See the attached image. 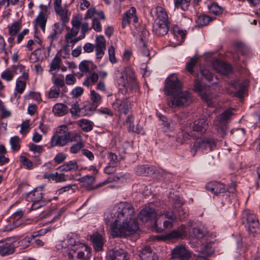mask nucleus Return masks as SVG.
I'll return each instance as SVG.
<instances>
[{"instance_id":"nucleus-7","label":"nucleus","mask_w":260,"mask_h":260,"mask_svg":"<svg viewBox=\"0 0 260 260\" xmlns=\"http://www.w3.org/2000/svg\"><path fill=\"white\" fill-rule=\"evenodd\" d=\"M233 113L230 110H227L217 116L214 120V125L216 127L218 134L223 138L226 135L227 129L226 124Z\"/></svg>"},{"instance_id":"nucleus-12","label":"nucleus","mask_w":260,"mask_h":260,"mask_svg":"<svg viewBox=\"0 0 260 260\" xmlns=\"http://www.w3.org/2000/svg\"><path fill=\"white\" fill-rule=\"evenodd\" d=\"M194 90L200 94L202 99L206 102L208 107L214 106V103H216V95L211 94L209 91H204L202 86L200 82H196Z\"/></svg>"},{"instance_id":"nucleus-62","label":"nucleus","mask_w":260,"mask_h":260,"mask_svg":"<svg viewBox=\"0 0 260 260\" xmlns=\"http://www.w3.org/2000/svg\"><path fill=\"white\" fill-rule=\"evenodd\" d=\"M33 239L32 237H26L22 239L19 242V246L22 248L28 247L31 240Z\"/></svg>"},{"instance_id":"nucleus-37","label":"nucleus","mask_w":260,"mask_h":260,"mask_svg":"<svg viewBox=\"0 0 260 260\" xmlns=\"http://www.w3.org/2000/svg\"><path fill=\"white\" fill-rule=\"evenodd\" d=\"M52 111L56 115L63 116L68 112V107L63 104L58 103L54 106Z\"/></svg>"},{"instance_id":"nucleus-17","label":"nucleus","mask_w":260,"mask_h":260,"mask_svg":"<svg viewBox=\"0 0 260 260\" xmlns=\"http://www.w3.org/2000/svg\"><path fill=\"white\" fill-rule=\"evenodd\" d=\"M128 253L121 248L115 247L110 251L108 260H128Z\"/></svg>"},{"instance_id":"nucleus-50","label":"nucleus","mask_w":260,"mask_h":260,"mask_svg":"<svg viewBox=\"0 0 260 260\" xmlns=\"http://www.w3.org/2000/svg\"><path fill=\"white\" fill-rule=\"evenodd\" d=\"M20 139L17 136H14L10 139V143L11 148L14 151H17L20 148Z\"/></svg>"},{"instance_id":"nucleus-40","label":"nucleus","mask_w":260,"mask_h":260,"mask_svg":"<svg viewBox=\"0 0 260 260\" xmlns=\"http://www.w3.org/2000/svg\"><path fill=\"white\" fill-rule=\"evenodd\" d=\"M182 205L183 203L180 199L177 200L174 204V208H178V215L180 216V219H183L188 215L187 210L181 208Z\"/></svg>"},{"instance_id":"nucleus-63","label":"nucleus","mask_w":260,"mask_h":260,"mask_svg":"<svg viewBox=\"0 0 260 260\" xmlns=\"http://www.w3.org/2000/svg\"><path fill=\"white\" fill-rule=\"evenodd\" d=\"M201 73L202 76L208 81L212 80L213 75L208 70L201 69Z\"/></svg>"},{"instance_id":"nucleus-18","label":"nucleus","mask_w":260,"mask_h":260,"mask_svg":"<svg viewBox=\"0 0 260 260\" xmlns=\"http://www.w3.org/2000/svg\"><path fill=\"white\" fill-rule=\"evenodd\" d=\"M136 9L135 7H132L130 9L127 11L123 15L122 21V26L125 28L127 24H129L132 20L134 23L138 22V17L136 16Z\"/></svg>"},{"instance_id":"nucleus-56","label":"nucleus","mask_w":260,"mask_h":260,"mask_svg":"<svg viewBox=\"0 0 260 260\" xmlns=\"http://www.w3.org/2000/svg\"><path fill=\"white\" fill-rule=\"evenodd\" d=\"M91 63L90 61L88 60H84L82 61L79 66V68L80 71L83 73H88L90 71V63Z\"/></svg>"},{"instance_id":"nucleus-24","label":"nucleus","mask_w":260,"mask_h":260,"mask_svg":"<svg viewBox=\"0 0 260 260\" xmlns=\"http://www.w3.org/2000/svg\"><path fill=\"white\" fill-rule=\"evenodd\" d=\"M90 240L96 251H101L103 249L104 239L101 235L97 232L94 233L90 235Z\"/></svg>"},{"instance_id":"nucleus-1","label":"nucleus","mask_w":260,"mask_h":260,"mask_svg":"<svg viewBox=\"0 0 260 260\" xmlns=\"http://www.w3.org/2000/svg\"><path fill=\"white\" fill-rule=\"evenodd\" d=\"M133 206L127 202H120L114 206L107 216L113 237H125L136 233L139 227Z\"/></svg>"},{"instance_id":"nucleus-53","label":"nucleus","mask_w":260,"mask_h":260,"mask_svg":"<svg viewBox=\"0 0 260 260\" xmlns=\"http://www.w3.org/2000/svg\"><path fill=\"white\" fill-rule=\"evenodd\" d=\"M140 47L141 53L144 57H146L148 60L150 59L149 52L147 49L145 43L143 41L142 39H141L138 44Z\"/></svg>"},{"instance_id":"nucleus-42","label":"nucleus","mask_w":260,"mask_h":260,"mask_svg":"<svg viewBox=\"0 0 260 260\" xmlns=\"http://www.w3.org/2000/svg\"><path fill=\"white\" fill-rule=\"evenodd\" d=\"M61 61L60 58L58 56H55L52 60L50 72L53 75H55L59 70L60 64Z\"/></svg>"},{"instance_id":"nucleus-3","label":"nucleus","mask_w":260,"mask_h":260,"mask_svg":"<svg viewBox=\"0 0 260 260\" xmlns=\"http://www.w3.org/2000/svg\"><path fill=\"white\" fill-rule=\"evenodd\" d=\"M120 89L123 87L126 91L129 90L137 89V83L134 71L131 68L127 67L124 69L117 79Z\"/></svg>"},{"instance_id":"nucleus-52","label":"nucleus","mask_w":260,"mask_h":260,"mask_svg":"<svg viewBox=\"0 0 260 260\" xmlns=\"http://www.w3.org/2000/svg\"><path fill=\"white\" fill-rule=\"evenodd\" d=\"M198 60V58L196 56H193L190 58V60L186 64V69L190 74H193V68L196 65Z\"/></svg>"},{"instance_id":"nucleus-14","label":"nucleus","mask_w":260,"mask_h":260,"mask_svg":"<svg viewBox=\"0 0 260 260\" xmlns=\"http://www.w3.org/2000/svg\"><path fill=\"white\" fill-rule=\"evenodd\" d=\"M140 260H158L157 254L153 252L149 246H145L138 250Z\"/></svg>"},{"instance_id":"nucleus-29","label":"nucleus","mask_w":260,"mask_h":260,"mask_svg":"<svg viewBox=\"0 0 260 260\" xmlns=\"http://www.w3.org/2000/svg\"><path fill=\"white\" fill-rule=\"evenodd\" d=\"M155 171L153 166L148 165H141L135 169L136 173L138 175L149 176L154 173Z\"/></svg>"},{"instance_id":"nucleus-6","label":"nucleus","mask_w":260,"mask_h":260,"mask_svg":"<svg viewBox=\"0 0 260 260\" xmlns=\"http://www.w3.org/2000/svg\"><path fill=\"white\" fill-rule=\"evenodd\" d=\"M242 221L248 225L249 231L253 234L260 233L259 223L257 218L252 211L244 210L242 214Z\"/></svg>"},{"instance_id":"nucleus-31","label":"nucleus","mask_w":260,"mask_h":260,"mask_svg":"<svg viewBox=\"0 0 260 260\" xmlns=\"http://www.w3.org/2000/svg\"><path fill=\"white\" fill-rule=\"evenodd\" d=\"M28 199H30L31 202H39L44 201L43 200V190L42 187L37 188L32 191L29 192L27 197Z\"/></svg>"},{"instance_id":"nucleus-46","label":"nucleus","mask_w":260,"mask_h":260,"mask_svg":"<svg viewBox=\"0 0 260 260\" xmlns=\"http://www.w3.org/2000/svg\"><path fill=\"white\" fill-rule=\"evenodd\" d=\"M21 27V23L19 21L13 22L11 26L8 27L9 34L10 36H15L19 31Z\"/></svg>"},{"instance_id":"nucleus-35","label":"nucleus","mask_w":260,"mask_h":260,"mask_svg":"<svg viewBox=\"0 0 260 260\" xmlns=\"http://www.w3.org/2000/svg\"><path fill=\"white\" fill-rule=\"evenodd\" d=\"M155 13L157 18L155 21H163L169 23L168 20V15L161 7H157L155 9Z\"/></svg>"},{"instance_id":"nucleus-32","label":"nucleus","mask_w":260,"mask_h":260,"mask_svg":"<svg viewBox=\"0 0 260 260\" xmlns=\"http://www.w3.org/2000/svg\"><path fill=\"white\" fill-rule=\"evenodd\" d=\"M91 28L89 27V24L87 22H83L81 25V35L78 37H74L71 44L74 46L79 41L84 39L85 34L88 32Z\"/></svg>"},{"instance_id":"nucleus-38","label":"nucleus","mask_w":260,"mask_h":260,"mask_svg":"<svg viewBox=\"0 0 260 260\" xmlns=\"http://www.w3.org/2000/svg\"><path fill=\"white\" fill-rule=\"evenodd\" d=\"M28 79H24L21 78H18L16 81L15 91L19 94H22L24 91L26 86V81Z\"/></svg>"},{"instance_id":"nucleus-49","label":"nucleus","mask_w":260,"mask_h":260,"mask_svg":"<svg viewBox=\"0 0 260 260\" xmlns=\"http://www.w3.org/2000/svg\"><path fill=\"white\" fill-rule=\"evenodd\" d=\"M190 236L197 239L203 238L205 235V232L201 229L198 228H193L189 232Z\"/></svg>"},{"instance_id":"nucleus-20","label":"nucleus","mask_w":260,"mask_h":260,"mask_svg":"<svg viewBox=\"0 0 260 260\" xmlns=\"http://www.w3.org/2000/svg\"><path fill=\"white\" fill-rule=\"evenodd\" d=\"M169 27V23L155 21L153 25V31L158 36H162L167 34Z\"/></svg>"},{"instance_id":"nucleus-54","label":"nucleus","mask_w":260,"mask_h":260,"mask_svg":"<svg viewBox=\"0 0 260 260\" xmlns=\"http://www.w3.org/2000/svg\"><path fill=\"white\" fill-rule=\"evenodd\" d=\"M208 9L209 12L215 15H220L223 12L222 8L216 3H213L211 4L209 6Z\"/></svg>"},{"instance_id":"nucleus-19","label":"nucleus","mask_w":260,"mask_h":260,"mask_svg":"<svg viewBox=\"0 0 260 260\" xmlns=\"http://www.w3.org/2000/svg\"><path fill=\"white\" fill-rule=\"evenodd\" d=\"M162 218L164 219V228L166 230L171 229L176 219L175 213L171 211H167L164 212L162 215Z\"/></svg>"},{"instance_id":"nucleus-43","label":"nucleus","mask_w":260,"mask_h":260,"mask_svg":"<svg viewBox=\"0 0 260 260\" xmlns=\"http://www.w3.org/2000/svg\"><path fill=\"white\" fill-rule=\"evenodd\" d=\"M14 251V248L8 243H3L0 245V254L2 255L12 254Z\"/></svg>"},{"instance_id":"nucleus-58","label":"nucleus","mask_w":260,"mask_h":260,"mask_svg":"<svg viewBox=\"0 0 260 260\" xmlns=\"http://www.w3.org/2000/svg\"><path fill=\"white\" fill-rule=\"evenodd\" d=\"M60 89L52 86L48 93V97L50 99L57 98L60 94Z\"/></svg>"},{"instance_id":"nucleus-26","label":"nucleus","mask_w":260,"mask_h":260,"mask_svg":"<svg viewBox=\"0 0 260 260\" xmlns=\"http://www.w3.org/2000/svg\"><path fill=\"white\" fill-rule=\"evenodd\" d=\"M81 249L77 255L78 260H88L91 256V249L85 244H80L79 249Z\"/></svg>"},{"instance_id":"nucleus-15","label":"nucleus","mask_w":260,"mask_h":260,"mask_svg":"<svg viewBox=\"0 0 260 260\" xmlns=\"http://www.w3.org/2000/svg\"><path fill=\"white\" fill-rule=\"evenodd\" d=\"M156 215L155 209L148 206H146L140 211L138 217L143 222H147L149 220L154 219L156 217Z\"/></svg>"},{"instance_id":"nucleus-2","label":"nucleus","mask_w":260,"mask_h":260,"mask_svg":"<svg viewBox=\"0 0 260 260\" xmlns=\"http://www.w3.org/2000/svg\"><path fill=\"white\" fill-rule=\"evenodd\" d=\"M207 125V118L205 116H202L193 123H189L184 128V133L183 134V137L184 139H189V137L197 139L190 149V152L193 155H195L198 149L204 151L209 148L210 151H212L216 146L217 141L216 140L210 138L199 139L205 132Z\"/></svg>"},{"instance_id":"nucleus-13","label":"nucleus","mask_w":260,"mask_h":260,"mask_svg":"<svg viewBox=\"0 0 260 260\" xmlns=\"http://www.w3.org/2000/svg\"><path fill=\"white\" fill-rule=\"evenodd\" d=\"M131 102L126 98H123L121 99H117L113 103V108L120 113L126 114L127 113L131 107Z\"/></svg>"},{"instance_id":"nucleus-39","label":"nucleus","mask_w":260,"mask_h":260,"mask_svg":"<svg viewBox=\"0 0 260 260\" xmlns=\"http://www.w3.org/2000/svg\"><path fill=\"white\" fill-rule=\"evenodd\" d=\"M78 125L84 132H88L91 131L94 125L93 123L87 119H82L78 121Z\"/></svg>"},{"instance_id":"nucleus-51","label":"nucleus","mask_w":260,"mask_h":260,"mask_svg":"<svg viewBox=\"0 0 260 260\" xmlns=\"http://www.w3.org/2000/svg\"><path fill=\"white\" fill-rule=\"evenodd\" d=\"M234 45L242 54H246L249 51L248 47L241 41H238L235 42Z\"/></svg>"},{"instance_id":"nucleus-30","label":"nucleus","mask_w":260,"mask_h":260,"mask_svg":"<svg viewBox=\"0 0 260 260\" xmlns=\"http://www.w3.org/2000/svg\"><path fill=\"white\" fill-rule=\"evenodd\" d=\"M47 21V17L43 12H40L36 18L34 23L35 26L40 27L43 32L45 31V27Z\"/></svg>"},{"instance_id":"nucleus-5","label":"nucleus","mask_w":260,"mask_h":260,"mask_svg":"<svg viewBox=\"0 0 260 260\" xmlns=\"http://www.w3.org/2000/svg\"><path fill=\"white\" fill-rule=\"evenodd\" d=\"M192 102L189 92L187 90H181L168 101V105L171 108H181L187 106Z\"/></svg>"},{"instance_id":"nucleus-34","label":"nucleus","mask_w":260,"mask_h":260,"mask_svg":"<svg viewBox=\"0 0 260 260\" xmlns=\"http://www.w3.org/2000/svg\"><path fill=\"white\" fill-rule=\"evenodd\" d=\"M131 178V175L128 173H125V174H121L119 175V176L116 177H114L113 178H109L106 180L104 181L103 182L100 183L96 185V188L100 187L107 183H108L109 182H111L113 181H116L118 180H120L121 181H127Z\"/></svg>"},{"instance_id":"nucleus-8","label":"nucleus","mask_w":260,"mask_h":260,"mask_svg":"<svg viewBox=\"0 0 260 260\" xmlns=\"http://www.w3.org/2000/svg\"><path fill=\"white\" fill-rule=\"evenodd\" d=\"M182 83L179 80L175 74L170 75L166 79L165 90L168 95L173 96L174 94L181 91L182 89Z\"/></svg>"},{"instance_id":"nucleus-33","label":"nucleus","mask_w":260,"mask_h":260,"mask_svg":"<svg viewBox=\"0 0 260 260\" xmlns=\"http://www.w3.org/2000/svg\"><path fill=\"white\" fill-rule=\"evenodd\" d=\"M61 171L69 172L76 171L78 169V165L75 160H70L58 168Z\"/></svg>"},{"instance_id":"nucleus-61","label":"nucleus","mask_w":260,"mask_h":260,"mask_svg":"<svg viewBox=\"0 0 260 260\" xmlns=\"http://www.w3.org/2000/svg\"><path fill=\"white\" fill-rule=\"evenodd\" d=\"M91 28H93L96 32L102 31V26L98 19L94 18L92 19V27Z\"/></svg>"},{"instance_id":"nucleus-9","label":"nucleus","mask_w":260,"mask_h":260,"mask_svg":"<svg viewBox=\"0 0 260 260\" xmlns=\"http://www.w3.org/2000/svg\"><path fill=\"white\" fill-rule=\"evenodd\" d=\"M82 17L80 15H77L74 16L71 21L72 27L70 29L68 27L69 31L66 34L64 39L65 41L68 44H71L74 37H76L78 35L80 26L81 25Z\"/></svg>"},{"instance_id":"nucleus-60","label":"nucleus","mask_w":260,"mask_h":260,"mask_svg":"<svg viewBox=\"0 0 260 260\" xmlns=\"http://www.w3.org/2000/svg\"><path fill=\"white\" fill-rule=\"evenodd\" d=\"M70 142H83L81 139V133L75 132L71 134L70 132Z\"/></svg>"},{"instance_id":"nucleus-45","label":"nucleus","mask_w":260,"mask_h":260,"mask_svg":"<svg viewBox=\"0 0 260 260\" xmlns=\"http://www.w3.org/2000/svg\"><path fill=\"white\" fill-rule=\"evenodd\" d=\"M90 100L94 105L97 107L102 102V98L101 95L94 90H91L90 93Z\"/></svg>"},{"instance_id":"nucleus-64","label":"nucleus","mask_w":260,"mask_h":260,"mask_svg":"<svg viewBox=\"0 0 260 260\" xmlns=\"http://www.w3.org/2000/svg\"><path fill=\"white\" fill-rule=\"evenodd\" d=\"M53 180L56 182H64L67 180L66 175L63 173L59 174L57 172H56L54 173Z\"/></svg>"},{"instance_id":"nucleus-27","label":"nucleus","mask_w":260,"mask_h":260,"mask_svg":"<svg viewBox=\"0 0 260 260\" xmlns=\"http://www.w3.org/2000/svg\"><path fill=\"white\" fill-rule=\"evenodd\" d=\"M233 87L236 91L234 93V95L236 97L242 98L246 91L247 85L244 82L235 81L233 83Z\"/></svg>"},{"instance_id":"nucleus-47","label":"nucleus","mask_w":260,"mask_h":260,"mask_svg":"<svg viewBox=\"0 0 260 260\" xmlns=\"http://www.w3.org/2000/svg\"><path fill=\"white\" fill-rule=\"evenodd\" d=\"M14 77V75L13 71L11 69V67L3 72L1 75V78L7 82H10L13 80Z\"/></svg>"},{"instance_id":"nucleus-36","label":"nucleus","mask_w":260,"mask_h":260,"mask_svg":"<svg viewBox=\"0 0 260 260\" xmlns=\"http://www.w3.org/2000/svg\"><path fill=\"white\" fill-rule=\"evenodd\" d=\"M59 16L60 19L61 21V24L64 25L69 22L71 12L67 9H62L55 12Z\"/></svg>"},{"instance_id":"nucleus-55","label":"nucleus","mask_w":260,"mask_h":260,"mask_svg":"<svg viewBox=\"0 0 260 260\" xmlns=\"http://www.w3.org/2000/svg\"><path fill=\"white\" fill-rule=\"evenodd\" d=\"M84 147V144L83 142H77L76 144H74L71 146L70 148V151L71 153L76 154L78 153L80 150Z\"/></svg>"},{"instance_id":"nucleus-28","label":"nucleus","mask_w":260,"mask_h":260,"mask_svg":"<svg viewBox=\"0 0 260 260\" xmlns=\"http://www.w3.org/2000/svg\"><path fill=\"white\" fill-rule=\"evenodd\" d=\"M63 27L64 25L63 24L60 22H56L54 24L52 27V30L49 36L51 42L57 39L58 36L62 33Z\"/></svg>"},{"instance_id":"nucleus-10","label":"nucleus","mask_w":260,"mask_h":260,"mask_svg":"<svg viewBox=\"0 0 260 260\" xmlns=\"http://www.w3.org/2000/svg\"><path fill=\"white\" fill-rule=\"evenodd\" d=\"M206 187L208 190L216 195L224 193L226 191L233 193L235 191V184L234 183L226 188L224 184L218 182H211L208 183Z\"/></svg>"},{"instance_id":"nucleus-57","label":"nucleus","mask_w":260,"mask_h":260,"mask_svg":"<svg viewBox=\"0 0 260 260\" xmlns=\"http://www.w3.org/2000/svg\"><path fill=\"white\" fill-rule=\"evenodd\" d=\"M94 47L106 49V40L103 36H98L96 37Z\"/></svg>"},{"instance_id":"nucleus-4","label":"nucleus","mask_w":260,"mask_h":260,"mask_svg":"<svg viewBox=\"0 0 260 260\" xmlns=\"http://www.w3.org/2000/svg\"><path fill=\"white\" fill-rule=\"evenodd\" d=\"M70 131L66 125H61L57 127L55 133L50 140L51 147H63L70 142Z\"/></svg>"},{"instance_id":"nucleus-23","label":"nucleus","mask_w":260,"mask_h":260,"mask_svg":"<svg viewBox=\"0 0 260 260\" xmlns=\"http://www.w3.org/2000/svg\"><path fill=\"white\" fill-rule=\"evenodd\" d=\"M23 215V213L21 210L14 213L9 219L10 222L12 223V225L9 230H12L21 225L22 224V217Z\"/></svg>"},{"instance_id":"nucleus-25","label":"nucleus","mask_w":260,"mask_h":260,"mask_svg":"<svg viewBox=\"0 0 260 260\" xmlns=\"http://www.w3.org/2000/svg\"><path fill=\"white\" fill-rule=\"evenodd\" d=\"M11 69L13 71L14 75L21 74V76L18 78L24 79H29L28 70H27L24 66L21 64L13 65L11 67Z\"/></svg>"},{"instance_id":"nucleus-48","label":"nucleus","mask_w":260,"mask_h":260,"mask_svg":"<svg viewBox=\"0 0 260 260\" xmlns=\"http://www.w3.org/2000/svg\"><path fill=\"white\" fill-rule=\"evenodd\" d=\"M175 6L177 8H180L183 11L188 9L190 5V0H174Z\"/></svg>"},{"instance_id":"nucleus-59","label":"nucleus","mask_w":260,"mask_h":260,"mask_svg":"<svg viewBox=\"0 0 260 260\" xmlns=\"http://www.w3.org/2000/svg\"><path fill=\"white\" fill-rule=\"evenodd\" d=\"M201 251L203 254L206 255H210L213 252L212 246L211 244L209 243H206L202 245Z\"/></svg>"},{"instance_id":"nucleus-22","label":"nucleus","mask_w":260,"mask_h":260,"mask_svg":"<svg viewBox=\"0 0 260 260\" xmlns=\"http://www.w3.org/2000/svg\"><path fill=\"white\" fill-rule=\"evenodd\" d=\"M99 80V73L96 71L90 70L86 76L83 85L87 87H89L94 85Z\"/></svg>"},{"instance_id":"nucleus-44","label":"nucleus","mask_w":260,"mask_h":260,"mask_svg":"<svg viewBox=\"0 0 260 260\" xmlns=\"http://www.w3.org/2000/svg\"><path fill=\"white\" fill-rule=\"evenodd\" d=\"M214 18L210 17L206 15H201L198 16L196 21L197 23L200 26L207 25L210 22L212 21Z\"/></svg>"},{"instance_id":"nucleus-11","label":"nucleus","mask_w":260,"mask_h":260,"mask_svg":"<svg viewBox=\"0 0 260 260\" xmlns=\"http://www.w3.org/2000/svg\"><path fill=\"white\" fill-rule=\"evenodd\" d=\"M80 244H83V243L79 242L77 236L74 233L69 234L67 239L61 242V246L63 248L73 252L79 249Z\"/></svg>"},{"instance_id":"nucleus-21","label":"nucleus","mask_w":260,"mask_h":260,"mask_svg":"<svg viewBox=\"0 0 260 260\" xmlns=\"http://www.w3.org/2000/svg\"><path fill=\"white\" fill-rule=\"evenodd\" d=\"M185 226L181 225L177 230H175L169 233L166 234L160 237V239L163 241L167 240H172L180 238L185 234Z\"/></svg>"},{"instance_id":"nucleus-16","label":"nucleus","mask_w":260,"mask_h":260,"mask_svg":"<svg viewBox=\"0 0 260 260\" xmlns=\"http://www.w3.org/2000/svg\"><path fill=\"white\" fill-rule=\"evenodd\" d=\"M172 258L177 260H188L189 253L183 245L176 246L172 251Z\"/></svg>"},{"instance_id":"nucleus-41","label":"nucleus","mask_w":260,"mask_h":260,"mask_svg":"<svg viewBox=\"0 0 260 260\" xmlns=\"http://www.w3.org/2000/svg\"><path fill=\"white\" fill-rule=\"evenodd\" d=\"M216 69L219 73L224 75H229L232 71L231 66L224 62L218 63Z\"/></svg>"}]
</instances>
